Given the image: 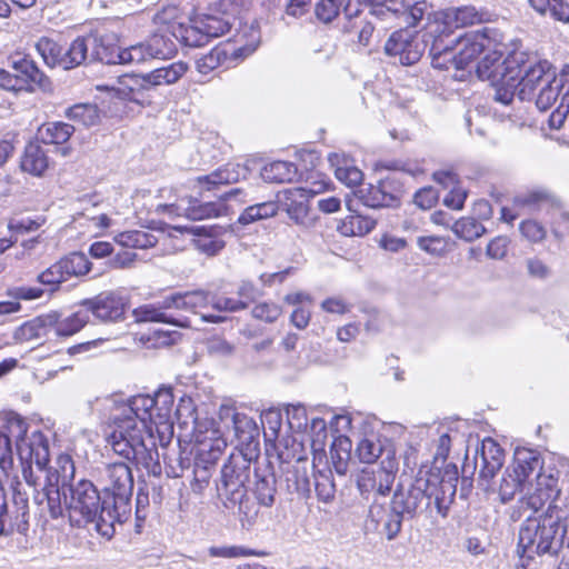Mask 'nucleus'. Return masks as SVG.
<instances>
[{
    "label": "nucleus",
    "instance_id": "f257e3e1",
    "mask_svg": "<svg viewBox=\"0 0 569 569\" xmlns=\"http://www.w3.org/2000/svg\"><path fill=\"white\" fill-rule=\"evenodd\" d=\"M174 397L169 388L159 389L153 397H133L121 412L113 417V430L108 436L112 450L137 465L149 467L158 456L156 443L146 437H153V429L162 440L170 437L173 429Z\"/></svg>",
    "mask_w": 569,
    "mask_h": 569
},
{
    "label": "nucleus",
    "instance_id": "f03ea898",
    "mask_svg": "<svg viewBox=\"0 0 569 569\" xmlns=\"http://www.w3.org/2000/svg\"><path fill=\"white\" fill-rule=\"evenodd\" d=\"M0 421V468L3 472L12 469L14 441L17 456L27 465L23 476L31 483V465L43 471L50 461L49 441L40 430H29L27 421L17 413H6Z\"/></svg>",
    "mask_w": 569,
    "mask_h": 569
},
{
    "label": "nucleus",
    "instance_id": "7ed1b4c3",
    "mask_svg": "<svg viewBox=\"0 0 569 569\" xmlns=\"http://www.w3.org/2000/svg\"><path fill=\"white\" fill-rule=\"evenodd\" d=\"M499 40L500 31L489 27L466 32L458 38L438 34L430 47L432 66L448 69L449 63L457 70H467L480 53L491 50Z\"/></svg>",
    "mask_w": 569,
    "mask_h": 569
},
{
    "label": "nucleus",
    "instance_id": "20e7f679",
    "mask_svg": "<svg viewBox=\"0 0 569 569\" xmlns=\"http://www.w3.org/2000/svg\"><path fill=\"white\" fill-rule=\"evenodd\" d=\"M63 503L70 517L79 516L86 522H94L97 531L107 538L114 533V525L121 523V512L111 500L101 498L98 489L89 480H80L63 490Z\"/></svg>",
    "mask_w": 569,
    "mask_h": 569
},
{
    "label": "nucleus",
    "instance_id": "39448f33",
    "mask_svg": "<svg viewBox=\"0 0 569 569\" xmlns=\"http://www.w3.org/2000/svg\"><path fill=\"white\" fill-rule=\"evenodd\" d=\"M565 527L558 518L546 511L538 518H528L519 531L518 549L521 556L556 553L562 546Z\"/></svg>",
    "mask_w": 569,
    "mask_h": 569
},
{
    "label": "nucleus",
    "instance_id": "423d86ee",
    "mask_svg": "<svg viewBox=\"0 0 569 569\" xmlns=\"http://www.w3.org/2000/svg\"><path fill=\"white\" fill-rule=\"evenodd\" d=\"M513 57L522 56L521 62L517 63V86L518 97L521 100H530L537 90H540L547 83L556 80L557 74L555 73L552 66L547 60H530L529 54L521 50L520 42H513ZM520 60V58L518 59Z\"/></svg>",
    "mask_w": 569,
    "mask_h": 569
},
{
    "label": "nucleus",
    "instance_id": "0eeeda50",
    "mask_svg": "<svg viewBox=\"0 0 569 569\" xmlns=\"http://www.w3.org/2000/svg\"><path fill=\"white\" fill-rule=\"evenodd\" d=\"M227 448V441L213 421L197 422L194 428V451L198 467L207 469L214 465Z\"/></svg>",
    "mask_w": 569,
    "mask_h": 569
},
{
    "label": "nucleus",
    "instance_id": "6e6552de",
    "mask_svg": "<svg viewBox=\"0 0 569 569\" xmlns=\"http://www.w3.org/2000/svg\"><path fill=\"white\" fill-rule=\"evenodd\" d=\"M108 490L112 496H106L111 500V506H117L121 512V520L127 519L130 512V499L133 492V477L130 467L124 462L110 463L106 468Z\"/></svg>",
    "mask_w": 569,
    "mask_h": 569
},
{
    "label": "nucleus",
    "instance_id": "1a4fd4ad",
    "mask_svg": "<svg viewBox=\"0 0 569 569\" xmlns=\"http://www.w3.org/2000/svg\"><path fill=\"white\" fill-rule=\"evenodd\" d=\"M387 458L381 460L378 469H363L358 477V488L362 495L386 496L390 492L398 470L395 452L387 449Z\"/></svg>",
    "mask_w": 569,
    "mask_h": 569
},
{
    "label": "nucleus",
    "instance_id": "9d476101",
    "mask_svg": "<svg viewBox=\"0 0 569 569\" xmlns=\"http://www.w3.org/2000/svg\"><path fill=\"white\" fill-rule=\"evenodd\" d=\"M81 306L101 322H119L124 320L129 299L120 290H108L83 300Z\"/></svg>",
    "mask_w": 569,
    "mask_h": 569
},
{
    "label": "nucleus",
    "instance_id": "9b49d317",
    "mask_svg": "<svg viewBox=\"0 0 569 569\" xmlns=\"http://www.w3.org/2000/svg\"><path fill=\"white\" fill-rule=\"evenodd\" d=\"M415 483L422 486L427 506L433 501L438 513L446 517L456 496L457 478L451 475L441 477L439 473L430 472L417 478Z\"/></svg>",
    "mask_w": 569,
    "mask_h": 569
},
{
    "label": "nucleus",
    "instance_id": "f8f14e48",
    "mask_svg": "<svg viewBox=\"0 0 569 569\" xmlns=\"http://www.w3.org/2000/svg\"><path fill=\"white\" fill-rule=\"evenodd\" d=\"M240 12L241 7L236 0H219L211 13L198 17L200 28L207 38L220 37L236 26Z\"/></svg>",
    "mask_w": 569,
    "mask_h": 569
},
{
    "label": "nucleus",
    "instance_id": "ddd939ff",
    "mask_svg": "<svg viewBox=\"0 0 569 569\" xmlns=\"http://www.w3.org/2000/svg\"><path fill=\"white\" fill-rule=\"evenodd\" d=\"M248 480L247 470L229 459L221 469L218 493L227 509H232L241 503L246 496L244 483Z\"/></svg>",
    "mask_w": 569,
    "mask_h": 569
},
{
    "label": "nucleus",
    "instance_id": "4468645a",
    "mask_svg": "<svg viewBox=\"0 0 569 569\" xmlns=\"http://www.w3.org/2000/svg\"><path fill=\"white\" fill-rule=\"evenodd\" d=\"M13 73L0 69V87L4 90L22 91L33 90V86H41L44 79L43 73L36 63L24 57L12 61Z\"/></svg>",
    "mask_w": 569,
    "mask_h": 569
},
{
    "label": "nucleus",
    "instance_id": "2eb2a0df",
    "mask_svg": "<svg viewBox=\"0 0 569 569\" xmlns=\"http://www.w3.org/2000/svg\"><path fill=\"white\" fill-rule=\"evenodd\" d=\"M322 190L323 184L312 189L305 187L284 189L279 193L278 202L296 224L307 227L310 224L309 201Z\"/></svg>",
    "mask_w": 569,
    "mask_h": 569
},
{
    "label": "nucleus",
    "instance_id": "dca6fc26",
    "mask_svg": "<svg viewBox=\"0 0 569 569\" xmlns=\"http://www.w3.org/2000/svg\"><path fill=\"white\" fill-rule=\"evenodd\" d=\"M513 42L519 40H510L506 42V37L500 32V40L497 46L491 47V50H486L485 57L477 64L476 71L480 79L490 82H497V79L505 76L507 62L513 57Z\"/></svg>",
    "mask_w": 569,
    "mask_h": 569
},
{
    "label": "nucleus",
    "instance_id": "f3484780",
    "mask_svg": "<svg viewBox=\"0 0 569 569\" xmlns=\"http://www.w3.org/2000/svg\"><path fill=\"white\" fill-rule=\"evenodd\" d=\"M560 489L558 480L551 475L537 473L536 482L527 483L521 497L522 506L537 512L546 503L557 501Z\"/></svg>",
    "mask_w": 569,
    "mask_h": 569
},
{
    "label": "nucleus",
    "instance_id": "a211bd4d",
    "mask_svg": "<svg viewBox=\"0 0 569 569\" xmlns=\"http://www.w3.org/2000/svg\"><path fill=\"white\" fill-rule=\"evenodd\" d=\"M222 210V207L214 202L198 203L191 196L188 198L187 204H184V200L179 201L177 199L170 203H159L156 209L159 213L169 212L190 220L217 218L221 216Z\"/></svg>",
    "mask_w": 569,
    "mask_h": 569
},
{
    "label": "nucleus",
    "instance_id": "6ab92c4d",
    "mask_svg": "<svg viewBox=\"0 0 569 569\" xmlns=\"http://www.w3.org/2000/svg\"><path fill=\"white\" fill-rule=\"evenodd\" d=\"M389 56L399 57L403 66L416 63L422 54V46L409 30L395 31L385 44Z\"/></svg>",
    "mask_w": 569,
    "mask_h": 569
},
{
    "label": "nucleus",
    "instance_id": "aec40b11",
    "mask_svg": "<svg viewBox=\"0 0 569 569\" xmlns=\"http://www.w3.org/2000/svg\"><path fill=\"white\" fill-rule=\"evenodd\" d=\"M167 297L158 303L143 305L133 310L137 322H160L172 325L179 328H191L192 323L188 317L174 315L173 307H167Z\"/></svg>",
    "mask_w": 569,
    "mask_h": 569
},
{
    "label": "nucleus",
    "instance_id": "412c9836",
    "mask_svg": "<svg viewBox=\"0 0 569 569\" xmlns=\"http://www.w3.org/2000/svg\"><path fill=\"white\" fill-rule=\"evenodd\" d=\"M483 13L473 6L451 7L439 10L435 13L436 22L442 24L439 34L445 37L452 32L453 29L472 26L482 21Z\"/></svg>",
    "mask_w": 569,
    "mask_h": 569
},
{
    "label": "nucleus",
    "instance_id": "4be33fe9",
    "mask_svg": "<svg viewBox=\"0 0 569 569\" xmlns=\"http://www.w3.org/2000/svg\"><path fill=\"white\" fill-rule=\"evenodd\" d=\"M480 456L479 485L483 490H491V480L503 466L505 452L495 440L487 438L482 441Z\"/></svg>",
    "mask_w": 569,
    "mask_h": 569
},
{
    "label": "nucleus",
    "instance_id": "5701e85b",
    "mask_svg": "<svg viewBox=\"0 0 569 569\" xmlns=\"http://www.w3.org/2000/svg\"><path fill=\"white\" fill-rule=\"evenodd\" d=\"M387 7L395 17L403 20L408 27H417L425 18L429 16V4L427 0H386L382 4Z\"/></svg>",
    "mask_w": 569,
    "mask_h": 569
},
{
    "label": "nucleus",
    "instance_id": "b1692460",
    "mask_svg": "<svg viewBox=\"0 0 569 569\" xmlns=\"http://www.w3.org/2000/svg\"><path fill=\"white\" fill-rule=\"evenodd\" d=\"M426 497L423 493L422 486L415 483L408 490H397L393 493L391 500V510L401 515L402 517H415L416 513L423 507H428L426 503Z\"/></svg>",
    "mask_w": 569,
    "mask_h": 569
},
{
    "label": "nucleus",
    "instance_id": "393cba45",
    "mask_svg": "<svg viewBox=\"0 0 569 569\" xmlns=\"http://www.w3.org/2000/svg\"><path fill=\"white\" fill-rule=\"evenodd\" d=\"M172 230L180 233L186 232L197 237L192 240L194 248L208 257H212L219 253L226 244L223 240L218 238L219 232L214 228L173 227Z\"/></svg>",
    "mask_w": 569,
    "mask_h": 569
},
{
    "label": "nucleus",
    "instance_id": "a878e982",
    "mask_svg": "<svg viewBox=\"0 0 569 569\" xmlns=\"http://www.w3.org/2000/svg\"><path fill=\"white\" fill-rule=\"evenodd\" d=\"M212 299L213 295L210 291L198 289L167 296L166 303L174 310H187L198 315L200 309L211 306Z\"/></svg>",
    "mask_w": 569,
    "mask_h": 569
},
{
    "label": "nucleus",
    "instance_id": "bb28decb",
    "mask_svg": "<svg viewBox=\"0 0 569 569\" xmlns=\"http://www.w3.org/2000/svg\"><path fill=\"white\" fill-rule=\"evenodd\" d=\"M239 169V166L227 164L209 174L197 177L190 180L189 183L192 188H197L199 194H201L203 191H212L219 186L237 182L240 178Z\"/></svg>",
    "mask_w": 569,
    "mask_h": 569
},
{
    "label": "nucleus",
    "instance_id": "cd10ccee",
    "mask_svg": "<svg viewBox=\"0 0 569 569\" xmlns=\"http://www.w3.org/2000/svg\"><path fill=\"white\" fill-rule=\"evenodd\" d=\"M516 58L522 59V56H517ZM520 60L511 59L507 62V67L505 70L507 73L501 78L497 79V82H491L495 93L493 99L497 102H500L503 106H508L512 102L515 94H518V86H517V63Z\"/></svg>",
    "mask_w": 569,
    "mask_h": 569
},
{
    "label": "nucleus",
    "instance_id": "c85d7f7f",
    "mask_svg": "<svg viewBox=\"0 0 569 569\" xmlns=\"http://www.w3.org/2000/svg\"><path fill=\"white\" fill-rule=\"evenodd\" d=\"M48 150L39 142H29L20 159V168L34 177H41L49 168Z\"/></svg>",
    "mask_w": 569,
    "mask_h": 569
},
{
    "label": "nucleus",
    "instance_id": "c756f323",
    "mask_svg": "<svg viewBox=\"0 0 569 569\" xmlns=\"http://www.w3.org/2000/svg\"><path fill=\"white\" fill-rule=\"evenodd\" d=\"M89 44L92 49V58L107 64L118 63V53L121 48L116 46V36L113 33H91L88 36Z\"/></svg>",
    "mask_w": 569,
    "mask_h": 569
},
{
    "label": "nucleus",
    "instance_id": "7c9ffc66",
    "mask_svg": "<svg viewBox=\"0 0 569 569\" xmlns=\"http://www.w3.org/2000/svg\"><path fill=\"white\" fill-rule=\"evenodd\" d=\"M52 321V317H48L47 313L36 317L17 328L13 333V338L20 343L40 342L47 338L49 330L51 329Z\"/></svg>",
    "mask_w": 569,
    "mask_h": 569
},
{
    "label": "nucleus",
    "instance_id": "2f4dec72",
    "mask_svg": "<svg viewBox=\"0 0 569 569\" xmlns=\"http://www.w3.org/2000/svg\"><path fill=\"white\" fill-rule=\"evenodd\" d=\"M387 182L377 186L369 184L357 190V198L369 208L392 207L398 202L397 197L388 190Z\"/></svg>",
    "mask_w": 569,
    "mask_h": 569
},
{
    "label": "nucleus",
    "instance_id": "473e14b6",
    "mask_svg": "<svg viewBox=\"0 0 569 569\" xmlns=\"http://www.w3.org/2000/svg\"><path fill=\"white\" fill-rule=\"evenodd\" d=\"M387 449H391L395 453V447L388 439H380L375 435L362 438L356 449L360 461L365 463H373L377 459L387 458Z\"/></svg>",
    "mask_w": 569,
    "mask_h": 569
},
{
    "label": "nucleus",
    "instance_id": "72a5a7b5",
    "mask_svg": "<svg viewBox=\"0 0 569 569\" xmlns=\"http://www.w3.org/2000/svg\"><path fill=\"white\" fill-rule=\"evenodd\" d=\"M188 69V64L183 61L172 62L147 72V80L143 81L151 87V90L161 86H171L177 83L187 73Z\"/></svg>",
    "mask_w": 569,
    "mask_h": 569
},
{
    "label": "nucleus",
    "instance_id": "f704fd0d",
    "mask_svg": "<svg viewBox=\"0 0 569 569\" xmlns=\"http://www.w3.org/2000/svg\"><path fill=\"white\" fill-rule=\"evenodd\" d=\"M48 317H52L51 328L54 329L56 335L59 337H70L79 332L89 321L87 311H76L64 318L58 311H51L47 313Z\"/></svg>",
    "mask_w": 569,
    "mask_h": 569
},
{
    "label": "nucleus",
    "instance_id": "c9c22d12",
    "mask_svg": "<svg viewBox=\"0 0 569 569\" xmlns=\"http://www.w3.org/2000/svg\"><path fill=\"white\" fill-rule=\"evenodd\" d=\"M352 0H319L315 6V13L318 20L323 23L331 22L340 12V8L345 4L343 13L347 18H352L359 14L358 1L352 9Z\"/></svg>",
    "mask_w": 569,
    "mask_h": 569
},
{
    "label": "nucleus",
    "instance_id": "e433bc0d",
    "mask_svg": "<svg viewBox=\"0 0 569 569\" xmlns=\"http://www.w3.org/2000/svg\"><path fill=\"white\" fill-rule=\"evenodd\" d=\"M541 462L533 451L517 450L511 471L516 473L523 483H531L532 475L541 473Z\"/></svg>",
    "mask_w": 569,
    "mask_h": 569
},
{
    "label": "nucleus",
    "instance_id": "4c0bfd02",
    "mask_svg": "<svg viewBox=\"0 0 569 569\" xmlns=\"http://www.w3.org/2000/svg\"><path fill=\"white\" fill-rule=\"evenodd\" d=\"M187 20L188 18L182 14L180 9L176 6L164 7L153 17L157 29L170 34L172 38H174L178 32L176 26L183 24Z\"/></svg>",
    "mask_w": 569,
    "mask_h": 569
},
{
    "label": "nucleus",
    "instance_id": "58836bf2",
    "mask_svg": "<svg viewBox=\"0 0 569 569\" xmlns=\"http://www.w3.org/2000/svg\"><path fill=\"white\" fill-rule=\"evenodd\" d=\"M350 458V439L345 436L337 437L330 447V460L338 475L343 476L347 473Z\"/></svg>",
    "mask_w": 569,
    "mask_h": 569
},
{
    "label": "nucleus",
    "instance_id": "ea45409f",
    "mask_svg": "<svg viewBox=\"0 0 569 569\" xmlns=\"http://www.w3.org/2000/svg\"><path fill=\"white\" fill-rule=\"evenodd\" d=\"M170 34L157 29L146 41L153 59H170L177 52V46Z\"/></svg>",
    "mask_w": 569,
    "mask_h": 569
},
{
    "label": "nucleus",
    "instance_id": "a19ab883",
    "mask_svg": "<svg viewBox=\"0 0 569 569\" xmlns=\"http://www.w3.org/2000/svg\"><path fill=\"white\" fill-rule=\"evenodd\" d=\"M297 176V168L287 161H273L262 168L261 177L267 182H291Z\"/></svg>",
    "mask_w": 569,
    "mask_h": 569
},
{
    "label": "nucleus",
    "instance_id": "79ce46f5",
    "mask_svg": "<svg viewBox=\"0 0 569 569\" xmlns=\"http://www.w3.org/2000/svg\"><path fill=\"white\" fill-rule=\"evenodd\" d=\"M74 132L73 126L66 122H47L39 128V134L44 143L63 144Z\"/></svg>",
    "mask_w": 569,
    "mask_h": 569
},
{
    "label": "nucleus",
    "instance_id": "37998d69",
    "mask_svg": "<svg viewBox=\"0 0 569 569\" xmlns=\"http://www.w3.org/2000/svg\"><path fill=\"white\" fill-rule=\"evenodd\" d=\"M221 418L231 417L233 430L239 439L248 440L257 432L254 420L246 413L234 412L229 407H222L220 410Z\"/></svg>",
    "mask_w": 569,
    "mask_h": 569
},
{
    "label": "nucleus",
    "instance_id": "c03bdc74",
    "mask_svg": "<svg viewBox=\"0 0 569 569\" xmlns=\"http://www.w3.org/2000/svg\"><path fill=\"white\" fill-rule=\"evenodd\" d=\"M176 28L178 32L176 33L174 39L186 46L200 47L208 40L206 33L200 28V20L198 17L191 20V24H188L187 21H184L183 24L178 27L176 26Z\"/></svg>",
    "mask_w": 569,
    "mask_h": 569
},
{
    "label": "nucleus",
    "instance_id": "a18cd8bd",
    "mask_svg": "<svg viewBox=\"0 0 569 569\" xmlns=\"http://www.w3.org/2000/svg\"><path fill=\"white\" fill-rule=\"evenodd\" d=\"M559 96H561L562 104L568 106L566 90L560 82V73L556 77V80H552V82L547 83V86L539 90L536 104L540 110H547L557 101Z\"/></svg>",
    "mask_w": 569,
    "mask_h": 569
},
{
    "label": "nucleus",
    "instance_id": "49530a36",
    "mask_svg": "<svg viewBox=\"0 0 569 569\" xmlns=\"http://www.w3.org/2000/svg\"><path fill=\"white\" fill-rule=\"evenodd\" d=\"M376 226V221L362 214H350L341 221L338 230L347 237L365 236Z\"/></svg>",
    "mask_w": 569,
    "mask_h": 569
},
{
    "label": "nucleus",
    "instance_id": "de8ad7c7",
    "mask_svg": "<svg viewBox=\"0 0 569 569\" xmlns=\"http://www.w3.org/2000/svg\"><path fill=\"white\" fill-rule=\"evenodd\" d=\"M279 210V206L273 201H266L249 206L239 216L238 222L246 226L256 221L274 217Z\"/></svg>",
    "mask_w": 569,
    "mask_h": 569
},
{
    "label": "nucleus",
    "instance_id": "09e8293b",
    "mask_svg": "<svg viewBox=\"0 0 569 569\" xmlns=\"http://www.w3.org/2000/svg\"><path fill=\"white\" fill-rule=\"evenodd\" d=\"M66 117L84 127L96 126L100 120L97 106L91 103H79L68 108Z\"/></svg>",
    "mask_w": 569,
    "mask_h": 569
},
{
    "label": "nucleus",
    "instance_id": "8fccbe9b",
    "mask_svg": "<svg viewBox=\"0 0 569 569\" xmlns=\"http://www.w3.org/2000/svg\"><path fill=\"white\" fill-rule=\"evenodd\" d=\"M152 59L147 41L121 48L118 53L119 64H140Z\"/></svg>",
    "mask_w": 569,
    "mask_h": 569
},
{
    "label": "nucleus",
    "instance_id": "3c124183",
    "mask_svg": "<svg viewBox=\"0 0 569 569\" xmlns=\"http://www.w3.org/2000/svg\"><path fill=\"white\" fill-rule=\"evenodd\" d=\"M114 241L127 248H149L153 247L157 239L153 234L142 230L124 231L114 237Z\"/></svg>",
    "mask_w": 569,
    "mask_h": 569
},
{
    "label": "nucleus",
    "instance_id": "603ef678",
    "mask_svg": "<svg viewBox=\"0 0 569 569\" xmlns=\"http://www.w3.org/2000/svg\"><path fill=\"white\" fill-rule=\"evenodd\" d=\"M74 463L69 455L62 453L57 457L54 473L49 476L50 483H61V489L67 490L66 487L69 488L70 481L74 477Z\"/></svg>",
    "mask_w": 569,
    "mask_h": 569
},
{
    "label": "nucleus",
    "instance_id": "864d4df0",
    "mask_svg": "<svg viewBox=\"0 0 569 569\" xmlns=\"http://www.w3.org/2000/svg\"><path fill=\"white\" fill-rule=\"evenodd\" d=\"M530 6L540 13L550 14L562 22H569V0H528Z\"/></svg>",
    "mask_w": 569,
    "mask_h": 569
},
{
    "label": "nucleus",
    "instance_id": "5fc2aeb1",
    "mask_svg": "<svg viewBox=\"0 0 569 569\" xmlns=\"http://www.w3.org/2000/svg\"><path fill=\"white\" fill-rule=\"evenodd\" d=\"M60 262L68 280L71 277H81L87 274L91 270L92 266L88 257L82 252H72L69 256L61 258Z\"/></svg>",
    "mask_w": 569,
    "mask_h": 569
},
{
    "label": "nucleus",
    "instance_id": "6e6d98bb",
    "mask_svg": "<svg viewBox=\"0 0 569 569\" xmlns=\"http://www.w3.org/2000/svg\"><path fill=\"white\" fill-rule=\"evenodd\" d=\"M451 230L458 238L469 242L480 238L486 232V228L482 223L472 217H465L457 220Z\"/></svg>",
    "mask_w": 569,
    "mask_h": 569
},
{
    "label": "nucleus",
    "instance_id": "4d7b16f0",
    "mask_svg": "<svg viewBox=\"0 0 569 569\" xmlns=\"http://www.w3.org/2000/svg\"><path fill=\"white\" fill-rule=\"evenodd\" d=\"M37 51L44 63L51 68L60 66L63 68V53L61 47L49 38H41L36 44Z\"/></svg>",
    "mask_w": 569,
    "mask_h": 569
},
{
    "label": "nucleus",
    "instance_id": "13d9d810",
    "mask_svg": "<svg viewBox=\"0 0 569 569\" xmlns=\"http://www.w3.org/2000/svg\"><path fill=\"white\" fill-rule=\"evenodd\" d=\"M89 47L88 36L74 39L69 50L63 53V69H71L81 64L87 59Z\"/></svg>",
    "mask_w": 569,
    "mask_h": 569
},
{
    "label": "nucleus",
    "instance_id": "bf43d9fd",
    "mask_svg": "<svg viewBox=\"0 0 569 569\" xmlns=\"http://www.w3.org/2000/svg\"><path fill=\"white\" fill-rule=\"evenodd\" d=\"M316 493L322 502H330L335 499L336 486L330 470H319L315 473Z\"/></svg>",
    "mask_w": 569,
    "mask_h": 569
},
{
    "label": "nucleus",
    "instance_id": "052dcab7",
    "mask_svg": "<svg viewBox=\"0 0 569 569\" xmlns=\"http://www.w3.org/2000/svg\"><path fill=\"white\" fill-rule=\"evenodd\" d=\"M313 438L311 441V448L313 451V465L316 461H321L325 456V442L327 439V425L321 418H313L310 425Z\"/></svg>",
    "mask_w": 569,
    "mask_h": 569
},
{
    "label": "nucleus",
    "instance_id": "680f3d73",
    "mask_svg": "<svg viewBox=\"0 0 569 569\" xmlns=\"http://www.w3.org/2000/svg\"><path fill=\"white\" fill-rule=\"evenodd\" d=\"M550 200V194L542 189L530 190L513 199V206L518 209L536 210Z\"/></svg>",
    "mask_w": 569,
    "mask_h": 569
},
{
    "label": "nucleus",
    "instance_id": "e2e57ef3",
    "mask_svg": "<svg viewBox=\"0 0 569 569\" xmlns=\"http://www.w3.org/2000/svg\"><path fill=\"white\" fill-rule=\"evenodd\" d=\"M526 485L508 468L499 486L501 500L503 502L511 500L518 491L525 493Z\"/></svg>",
    "mask_w": 569,
    "mask_h": 569
},
{
    "label": "nucleus",
    "instance_id": "0e129e2a",
    "mask_svg": "<svg viewBox=\"0 0 569 569\" xmlns=\"http://www.w3.org/2000/svg\"><path fill=\"white\" fill-rule=\"evenodd\" d=\"M224 60L226 52L216 48L196 61V69L200 76L207 77L218 69Z\"/></svg>",
    "mask_w": 569,
    "mask_h": 569
},
{
    "label": "nucleus",
    "instance_id": "69168bd1",
    "mask_svg": "<svg viewBox=\"0 0 569 569\" xmlns=\"http://www.w3.org/2000/svg\"><path fill=\"white\" fill-rule=\"evenodd\" d=\"M208 553L213 558L229 559L263 555L262 552H258L253 549H249L242 546H212L208 549Z\"/></svg>",
    "mask_w": 569,
    "mask_h": 569
},
{
    "label": "nucleus",
    "instance_id": "338daca9",
    "mask_svg": "<svg viewBox=\"0 0 569 569\" xmlns=\"http://www.w3.org/2000/svg\"><path fill=\"white\" fill-rule=\"evenodd\" d=\"M248 37L244 44L239 46L233 51L234 58H247L252 54L260 43V33L254 27H246L242 31L241 38Z\"/></svg>",
    "mask_w": 569,
    "mask_h": 569
},
{
    "label": "nucleus",
    "instance_id": "774afa93",
    "mask_svg": "<svg viewBox=\"0 0 569 569\" xmlns=\"http://www.w3.org/2000/svg\"><path fill=\"white\" fill-rule=\"evenodd\" d=\"M37 280L39 283L44 286H59L60 283L68 280L67 276L64 274L63 267L59 261L51 264L49 268H47L44 271L39 273L37 277Z\"/></svg>",
    "mask_w": 569,
    "mask_h": 569
}]
</instances>
